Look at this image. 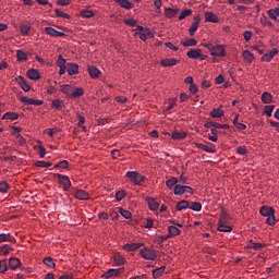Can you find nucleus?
<instances>
[{"label":"nucleus","instance_id":"obj_43","mask_svg":"<svg viewBox=\"0 0 279 279\" xmlns=\"http://www.w3.org/2000/svg\"><path fill=\"white\" fill-rule=\"evenodd\" d=\"M233 230V228L229 227L226 223H218V231L223 232V233H229Z\"/></svg>","mask_w":279,"mask_h":279},{"label":"nucleus","instance_id":"obj_21","mask_svg":"<svg viewBox=\"0 0 279 279\" xmlns=\"http://www.w3.org/2000/svg\"><path fill=\"white\" fill-rule=\"evenodd\" d=\"M26 77L28 80L38 81L39 80V72L36 69H31L26 72Z\"/></svg>","mask_w":279,"mask_h":279},{"label":"nucleus","instance_id":"obj_56","mask_svg":"<svg viewBox=\"0 0 279 279\" xmlns=\"http://www.w3.org/2000/svg\"><path fill=\"white\" fill-rule=\"evenodd\" d=\"M275 106L270 105V106H265V114L266 117L270 118L271 117V112L274 111Z\"/></svg>","mask_w":279,"mask_h":279},{"label":"nucleus","instance_id":"obj_63","mask_svg":"<svg viewBox=\"0 0 279 279\" xmlns=\"http://www.w3.org/2000/svg\"><path fill=\"white\" fill-rule=\"evenodd\" d=\"M236 153H238L240 156H246L247 149L244 148L243 146H240L239 148H236Z\"/></svg>","mask_w":279,"mask_h":279},{"label":"nucleus","instance_id":"obj_22","mask_svg":"<svg viewBox=\"0 0 279 279\" xmlns=\"http://www.w3.org/2000/svg\"><path fill=\"white\" fill-rule=\"evenodd\" d=\"M146 202H147V206L149 207V210H151V211H157L158 210V202L155 201V198L147 197Z\"/></svg>","mask_w":279,"mask_h":279},{"label":"nucleus","instance_id":"obj_29","mask_svg":"<svg viewBox=\"0 0 279 279\" xmlns=\"http://www.w3.org/2000/svg\"><path fill=\"white\" fill-rule=\"evenodd\" d=\"M88 73H89V77L98 78L99 75L101 74V71H99V69H97L96 66H89Z\"/></svg>","mask_w":279,"mask_h":279},{"label":"nucleus","instance_id":"obj_25","mask_svg":"<svg viewBox=\"0 0 279 279\" xmlns=\"http://www.w3.org/2000/svg\"><path fill=\"white\" fill-rule=\"evenodd\" d=\"M171 138H173V141H183L186 137V132H172L170 134Z\"/></svg>","mask_w":279,"mask_h":279},{"label":"nucleus","instance_id":"obj_53","mask_svg":"<svg viewBox=\"0 0 279 279\" xmlns=\"http://www.w3.org/2000/svg\"><path fill=\"white\" fill-rule=\"evenodd\" d=\"M118 276V271L116 269H110L105 274V278L111 279Z\"/></svg>","mask_w":279,"mask_h":279},{"label":"nucleus","instance_id":"obj_3","mask_svg":"<svg viewBox=\"0 0 279 279\" xmlns=\"http://www.w3.org/2000/svg\"><path fill=\"white\" fill-rule=\"evenodd\" d=\"M140 255L142 256V258L146 259V260H155L157 259V253L155 251H153L151 248H142L140 250Z\"/></svg>","mask_w":279,"mask_h":279},{"label":"nucleus","instance_id":"obj_45","mask_svg":"<svg viewBox=\"0 0 279 279\" xmlns=\"http://www.w3.org/2000/svg\"><path fill=\"white\" fill-rule=\"evenodd\" d=\"M192 15V10L191 9H184L183 11H181V13L179 14V21H183L184 19L189 17Z\"/></svg>","mask_w":279,"mask_h":279},{"label":"nucleus","instance_id":"obj_24","mask_svg":"<svg viewBox=\"0 0 279 279\" xmlns=\"http://www.w3.org/2000/svg\"><path fill=\"white\" fill-rule=\"evenodd\" d=\"M4 242H13L15 243V239L10 233H0V244Z\"/></svg>","mask_w":279,"mask_h":279},{"label":"nucleus","instance_id":"obj_59","mask_svg":"<svg viewBox=\"0 0 279 279\" xmlns=\"http://www.w3.org/2000/svg\"><path fill=\"white\" fill-rule=\"evenodd\" d=\"M68 165H69L68 160H62L57 165H54V168L68 169Z\"/></svg>","mask_w":279,"mask_h":279},{"label":"nucleus","instance_id":"obj_1","mask_svg":"<svg viewBox=\"0 0 279 279\" xmlns=\"http://www.w3.org/2000/svg\"><path fill=\"white\" fill-rule=\"evenodd\" d=\"M260 216L266 217V223L268 226H275L276 225V217L274 216L275 210L271 207H260L259 209Z\"/></svg>","mask_w":279,"mask_h":279},{"label":"nucleus","instance_id":"obj_47","mask_svg":"<svg viewBox=\"0 0 279 279\" xmlns=\"http://www.w3.org/2000/svg\"><path fill=\"white\" fill-rule=\"evenodd\" d=\"M173 194H175V196H183L184 185H175V187H173Z\"/></svg>","mask_w":279,"mask_h":279},{"label":"nucleus","instance_id":"obj_4","mask_svg":"<svg viewBox=\"0 0 279 279\" xmlns=\"http://www.w3.org/2000/svg\"><path fill=\"white\" fill-rule=\"evenodd\" d=\"M54 177L58 179V182L60 185L63 186V191H68L71 187V181L70 178L65 174H54Z\"/></svg>","mask_w":279,"mask_h":279},{"label":"nucleus","instance_id":"obj_38","mask_svg":"<svg viewBox=\"0 0 279 279\" xmlns=\"http://www.w3.org/2000/svg\"><path fill=\"white\" fill-rule=\"evenodd\" d=\"M210 117L214 119H220L223 117V111L220 108H214L213 111H210Z\"/></svg>","mask_w":279,"mask_h":279},{"label":"nucleus","instance_id":"obj_36","mask_svg":"<svg viewBox=\"0 0 279 279\" xmlns=\"http://www.w3.org/2000/svg\"><path fill=\"white\" fill-rule=\"evenodd\" d=\"M179 234H181V230H179L178 227L175 226L168 227V235L178 236Z\"/></svg>","mask_w":279,"mask_h":279},{"label":"nucleus","instance_id":"obj_44","mask_svg":"<svg viewBox=\"0 0 279 279\" xmlns=\"http://www.w3.org/2000/svg\"><path fill=\"white\" fill-rule=\"evenodd\" d=\"M189 208L192 211L199 213V211H202V203H199V202H192V204L190 205Z\"/></svg>","mask_w":279,"mask_h":279},{"label":"nucleus","instance_id":"obj_6","mask_svg":"<svg viewBox=\"0 0 279 279\" xmlns=\"http://www.w3.org/2000/svg\"><path fill=\"white\" fill-rule=\"evenodd\" d=\"M20 101H21V104H23L25 106H41V105H44L43 100H34L33 98H28V97H21Z\"/></svg>","mask_w":279,"mask_h":279},{"label":"nucleus","instance_id":"obj_49","mask_svg":"<svg viewBox=\"0 0 279 279\" xmlns=\"http://www.w3.org/2000/svg\"><path fill=\"white\" fill-rule=\"evenodd\" d=\"M54 14H57V17L70 20L71 16L68 13L62 12L61 10H54Z\"/></svg>","mask_w":279,"mask_h":279},{"label":"nucleus","instance_id":"obj_8","mask_svg":"<svg viewBox=\"0 0 279 279\" xmlns=\"http://www.w3.org/2000/svg\"><path fill=\"white\" fill-rule=\"evenodd\" d=\"M45 33H47V35H49L50 37H53V38L65 37V33L58 32L57 29H54L52 27H45Z\"/></svg>","mask_w":279,"mask_h":279},{"label":"nucleus","instance_id":"obj_14","mask_svg":"<svg viewBox=\"0 0 279 279\" xmlns=\"http://www.w3.org/2000/svg\"><path fill=\"white\" fill-rule=\"evenodd\" d=\"M202 56V49H190L189 52H186V57L192 60H197Z\"/></svg>","mask_w":279,"mask_h":279},{"label":"nucleus","instance_id":"obj_55","mask_svg":"<svg viewBox=\"0 0 279 279\" xmlns=\"http://www.w3.org/2000/svg\"><path fill=\"white\" fill-rule=\"evenodd\" d=\"M120 215L123 216V218H125V219H131V217H132L131 211L123 209V208H120Z\"/></svg>","mask_w":279,"mask_h":279},{"label":"nucleus","instance_id":"obj_7","mask_svg":"<svg viewBox=\"0 0 279 279\" xmlns=\"http://www.w3.org/2000/svg\"><path fill=\"white\" fill-rule=\"evenodd\" d=\"M201 21H202V19L199 17V15L194 16V23H192V26H190V28H189L190 37H194V35L197 32V28L199 27Z\"/></svg>","mask_w":279,"mask_h":279},{"label":"nucleus","instance_id":"obj_10","mask_svg":"<svg viewBox=\"0 0 279 279\" xmlns=\"http://www.w3.org/2000/svg\"><path fill=\"white\" fill-rule=\"evenodd\" d=\"M205 128H207V129L213 128V130H227L229 128V125L220 124V123H216V122H207V123H205Z\"/></svg>","mask_w":279,"mask_h":279},{"label":"nucleus","instance_id":"obj_19","mask_svg":"<svg viewBox=\"0 0 279 279\" xmlns=\"http://www.w3.org/2000/svg\"><path fill=\"white\" fill-rule=\"evenodd\" d=\"M84 89L83 88H76L74 92L70 94H65V96L70 99H77L78 97H83Z\"/></svg>","mask_w":279,"mask_h":279},{"label":"nucleus","instance_id":"obj_20","mask_svg":"<svg viewBox=\"0 0 279 279\" xmlns=\"http://www.w3.org/2000/svg\"><path fill=\"white\" fill-rule=\"evenodd\" d=\"M160 64H162L163 68H171L178 64V60L175 58L163 59L160 61Z\"/></svg>","mask_w":279,"mask_h":279},{"label":"nucleus","instance_id":"obj_61","mask_svg":"<svg viewBox=\"0 0 279 279\" xmlns=\"http://www.w3.org/2000/svg\"><path fill=\"white\" fill-rule=\"evenodd\" d=\"M8 192V183L7 181L0 182V193H7Z\"/></svg>","mask_w":279,"mask_h":279},{"label":"nucleus","instance_id":"obj_64","mask_svg":"<svg viewBox=\"0 0 279 279\" xmlns=\"http://www.w3.org/2000/svg\"><path fill=\"white\" fill-rule=\"evenodd\" d=\"M13 135H15V137L17 138V143H20V146L25 145V138H23V136H21L20 134H15L13 133Z\"/></svg>","mask_w":279,"mask_h":279},{"label":"nucleus","instance_id":"obj_18","mask_svg":"<svg viewBox=\"0 0 279 279\" xmlns=\"http://www.w3.org/2000/svg\"><path fill=\"white\" fill-rule=\"evenodd\" d=\"M68 71V75L73 76L78 74V65L75 63H68V68H65Z\"/></svg>","mask_w":279,"mask_h":279},{"label":"nucleus","instance_id":"obj_27","mask_svg":"<svg viewBox=\"0 0 279 279\" xmlns=\"http://www.w3.org/2000/svg\"><path fill=\"white\" fill-rule=\"evenodd\" d=\"M116 3L125 10L133 9V3L129 2V0H116Z\"/></svg>","mask_w":279,"mask_h":279},{"label":"nucleus","instance_id":"obj_51","mask_svg":"<svg viewBox=\"0 0 279 279\" xmlns=\"http://www.w3.org/2000/svg\"><path fill=\"white\" fill-rule=\"evenodd\" d=\"M81 16L84 19H92L94 16V12L90 10H81Z\"/></svg>","mask_w":279,"mask_h":279},{"label":"nucleus","instance_id":"obj_15","mask_svg":"<svg viewBox=\"0 0 279 279\" xmlns=\"http://www.w3.org/2000/svg\"><path fill=\"white\" fill-rule=\"evenodd\" d=\"M278 54V49H271L270 52L263 54L260 57V61L263 62H270L274 57Z\"/></svg>","mask_w":279,"mask_h":279},{"label":"nucleus","instance_id":"obj_31","mask_svg":"<svg viewBox=\"0 0 279 279\" xmlns=\"http://www.w3.org/2000/svg\"><path fill=\"white\" fill-rule=\"evenodd\" d=\"M191 203L189 201H181L177 203V211H183L186 208H190Z\"/></svg>","mask_w":279,"mask_h":279},{"label":"nucleus","instance_id":"obj_48","mask_svg":"<svg viewBox=\"0 0 279 279\" xmlns=\"http://www.w3.org/2000/svg\"><path fill=\"white\" fill-rule=\"evenodd\" d=\"M51 166H52L51 162H49V161H41V160L36 161V163H35V167H38V168H50Z\"/></svg>","mask_w":279,"mask_h":279},{"label":"nucleus","instance_id":"obj_46","mask_svg":"<svg viewBox=\"0 0 279 279\" xmlns=\"http://www.w3.org/2000/svg\"><path fill=\"white\" fill-rule=\"evenodd\" d=\"M165 274V267H158L157 269L153 270V278L158 279Z\"/></svg>","mask_w":279,"mask_h":279},{"label":"nucleus","instance_id":"obj_23","mask_svg":"<svg viewBox=\"0 0 279 279\" xmlns=\"http://www.w3.org/2000/svg\"><path fill=\"white\" fill-rule=\"evenodd\" d=\"M230 220H231V217H229L228 213H226V210L221 209L220 219L218 220V225H226Z\"/></svg>","mask_w":279,"mask_h":279},{"label":"nucleus","instance_id":"obj_39","mask_svg":"<svg viewBox=\"0 0 279 279\" xmlns=\"http://www.w3.org/2000/svg\"><path fill=\"white\" fill-rule=\"evenodd\" d=\"M20 118V116L15 112H7L2 116V120H12L15 121Z\"/></svg>","mask_w":279,"mask_h":279},{"label":"nucleus","instance_id":"obj_2","mask_svg":"<svg viewBox=\"0 0 279 279\" xmlns=\"http://www.w3.org/2000/svg\"><path fill=\"white\" fill-rule=\"evenodd\" d=\"M126 179L134 185L141 186L146 181V177L142 175L136 171H128L125 174Z\"/></svg>","mask_w":279,"mask_h":279},{"label":"nucleus","instance_id":"obj_30","mask_svg":"<svg viewBox=\"0 0 279 279\" xmlns=\"http://www.w3.org/2000/svg\"><path fill=\"white\" fill-rule=\"evenodd\" d=\"M242 58L244 59V62L246 63H252L254 62V53L244 50V52H242Z\"/></svg>","mask_w":279,"mask_h":279},{"label":"nucleus","instance_id":"obj_17","mask_svg":"<svg viewBox=\"0 0 279 279\" xmlns=\"http://www.w3.org/2000/svg\"><path fill=\"white\" fill-rule=\"evenodd\" d=\"M76 89H80V87H73L70 84H63L62 86H60V92H62L63 95L71 94Z\"/></svg>","mask_w":279,"mask_h":279},{"label":"nucleus","instance_id":"obj_52","mask_svg":"<svg viewBox=\"0 0 279 279\" xmlns=\"http://www.w3.org/2000/svg\"><path fill=\"white\" fill-rule=\"evenodd\" d=\"M44 265L49 267V268H54V262L52 260L51 257H45L44 258Z\"/></svg>","mask_w":279,"mask_h":279},{"label":"nucleus","instance_id":"obj_40","mask_svg":"<svg viewBox=\"0 0 279 279\" xmlns=\"http://www.w3.org/2000/svg\"><path fill=\"white\" fill-rule=\"evenodd\" d=\"M12 251H14V248L8 244L0 246V255L8 256V254H10Z\"/></svg>","mask_w":279,"mask_h":279},{"label":"nucleus","instance_id":"obj_26","mask_svg":"<svg viewBox=\"0 0 279 279\" xmlns=\"http://www.w3.org/2000/svg\"><path fill=\"white\" fill-rule=\"evenodd\" d=\"M205 22L207 23H218V16L215 15L213 12L205 13Z\"/></svg>","mask_w":279,"mask_h":279},{"label":"nucleus","instance_id":"obj_41","mask_svg":"<svg viewBox=\"0 0 279 279\" xmlns=\"http://www.w3.org/2000/svg\"><path fill=\"white\" fill-rule=\"evenodd\" d=\"M16 57H17V62H26L27 61V53L24 52L23 50H17L16 51Z\"/></svg>","mask_w":279,"mask_h":279},{"label":"nucleus","instance_id":"obj_37","mask_svg":"<svg viewBox=\"0 0 279 279\" xmlns=\"http://www.w3.org/2000/svg\"><path fill=\"white\" fill-rule=\"evenodd\" d=\"M20 32L23 35H27L31 32V23L26 21L25 23L21 24Z\"/></svg>","mask_w":279,"mask_h":279},{"label":"nucleus","instance_id":"obj_35","mask_svg":"<svg viewBox=\"0 0 279 279\" xmlns=\"http://www.w3.org/2000/svg\"><path fill=\"white\" fill-rule=\"evenodd\" d=\"M260 101H263V104H265V105H270L271 104V94L268 92L263 93V95H260Z\"/></svg>","mask_w":279,"mask_h":279},{"label":"nucleus","instance_id":"obj_16","mask_svg":"<svg viewBox=\"0 0 279 279\" xmlns=\"http://www.w3.org/2000/svg\"><path fill=\"white\" fill-rule=\"evenodd\" d=\"M179 14V9L166 8L163 9V15L168 19H174Z\"/></svg>","mask_w":279,"mask_h":279},{"label":"nucleus","instance_id":"obj_54","mask_svg":"<svg viewBox=\"0 0 279 279\" xmlns=\"http://www.w3.org/2000/svg\"><path fill=\"white\" fill-rule=\"evenodd\" d=\"M113 263H116L118 266H121L123 263H125V259L121 257V255H116L113 256Z\"/></svg>","mask_w":279,"mask_h":279},{"label":"nucleus","instance_id":"obj_57","mask_svg":"<svg viewBox=\"0 0 279 279\" xmlns=\"http://www.w3.org/2000/svg\"><path fill=\"white\" fill-rule=\"evenodd\" d=\"M57 66L58 68H65V59L62 58V56H58V60H57Z\"/></svg>","mask_w":279,"mask_h":279},{"label":"nucleus","instance_id":"obj_28","mask_svg":"<svg viewBox=\"0 0 279 279\" xmlns=\"http://www.w3.org/2000/svg\"><path fill=\"white\" fill-rule=\"evenodd\" d=\"M266 14H268V16L270 17L271 21H278L279 17V9H270L268 10V12H266Z\"/></svg>","mask_w":279,"mask_h":279},{"label":"nucleus","instance_id":"obj_60","mask_svg":"<svg viewBox=\"0 0 279 279\" xmlns=\"http://www.w3.org/2000/svg\"><path fill=\"white\" fill-rule=\"evenodd\" d=\"M110 156H112V159H118L121 157V150L120 149H113L111 153H110Z\"/></svg>","mask_w":279,"mask_h":279},{"label":"nucleus","instance_id":"obj_34","mask_svg":"<svg viewBox=\"0 0 279 279\" xmlns=\"http://www.w3.org/2000/svg\"><path fill=\"white\" fill-rule=\"evenodd\" d=\"M181 45H183L185 47H196L197 40L194 38L183 39V40H181Z\"/></svg>","mask_w":279,"mask_h":279},{"label":"nucleus","instance_id":"obj_62","mask_svg":"<svg viewBox=\"0 0 279 279\" xmlns=\"http://www.w3.org/2000/svg\"><path fill=\"white\" fill-rule=\"evenodd\" d=\"M124 23L126 24V26H131V27L136 26V21L133 19H125Z\"/></svg>","mask_w":279,"mask_h":279},{"label":"nucleus","instance_id":"obj_9","mask_svg":"<svg viewBox=\"0 0 279 279\" xmlns=\"http://www.w3.org/2000/svg\"><path fill=\"white\" fill-rule=\"evenodd\" d=\"M15 82H17V84L21 86V89H23V92L28 93L31 90V86L27 84V81L23 78V76L15 77Z\"/></svg>","mask_w":279,"mask_h":279},{"label":"nucleus","instance_id":"obj_13","mask_svg":"<svg viewBox=\"0 0 279 279\" xmlns=\"http://www.w3.org/2000/svg\"><path fill=\"white\" fill-rule=\"evenodd\" d=\"M141 247H144V243L138 242V243L123 245V250H125V252H135Z\"/></svg>","mask_w":279,"mask_h":279},{"label":"nucleus","instance_id":"obj_11","mask_svg":"<svg viewBox=\"0 0 279 279\" xmlns=\"http://www.w3.org/2000/svg\"><path fill=\"white\" fill-rule=\"evenodd\" d=\"M74 197L78 201H88L90 199V195L83 190H76Z\"/></svg>","mask_w":279,"mask_h":279},{"label":"nucleus","instance_id":"obj_58","mask_svg":"<svg viewBox=\"0 0 279 279\" xmlns=\"http://www.w3.org/2000/svg\"><path fill=\"white\" fill-rule=\"evenodd\" d=\"M125 197V191L121 190L116 193V201L121 202Z\"/></svg>","mask_w":279,"mask_h":279},{"label":"nucleus","instance_id":"obj_42","mask_svg":"<svg viewBox=\"0 0 279 279\" xmlns=\"http://www.w3.org/2000/svg\"><path fill=\"white\" fill-rule=\"evenodd\" d=\"M50 107H52V109H57V110L61 109V108H64V101H62L60 99H54L50 104Z\"/></svg>","mask_w":279,"mask_h":279},{"label":"nucleus","instance_id":"obj_12","mask_svg":"<svg viewBox=\"0 0 279 279\" xmlns=\"http://www.w3.org/2000/svg\"><path fill=\"white\" fill-rule=\"evenodd\" d=\"M21 266V260L17 257H11L10 259H8V267L11 270H15Z\"/></svg>","mask_w":279,"mask_h":279},{"label":"nucleus","instance_id":"obj_50","mask_svg":"<svg viewBox=\"0 0 279 279\" xmlns=\"http://www.w3.org/2000/svg\"><path fill=\"white\" fill-rule=\"evenodd\" d=\"M8 264L7 259H1L0 260V274H5L8 271Z\"/></svg>","mask_w":279,"mask_h":279},{"label":"nucleus","instance_id":"obj_5","mask_svg":"<svg viewBox=\"0 0 279 279\" xmlns=\"http://www.w3.org/2000/svg\"><path fill=\"white\" fill-rule=\"evenodd\" d=\"M208 51H210L213 57H226V49L221 45H216L215 48L208 49Z\"/></svg>","mask_w":279,"mask_h":279},{"label":"nucleus","instance_id":"obj_33","mask_svg":"<svg viewBox=\"0 0 279 279\" xmlns=\"http://www.w3.org/2000/svg\"><path fill=\"white\" fill-rule=\"evenodd\" d=\"M178 183H179V182H178V178L171 177L168 181H166V186H167L169 190H171V189L178 186V185H179Z\"/></svg>","mask_w":279,"mask_h":279},{"label":"nucleus","instance_id":"obj_32","mask_svg":"<svg viewBox=\"0 0 279 279\" xmlns=\"http://www.w3.org/2000/svg\"><path fill=\"white\" fill-rule=\"evenodd\" d=\"M196 148L202 149L203 151L208 153V154H215L216 153L215 149H213L211 147H209L207 145H204L202 143H196Z\"/></svg>","mask_w":279,"mask_h":279}]
</instances>
